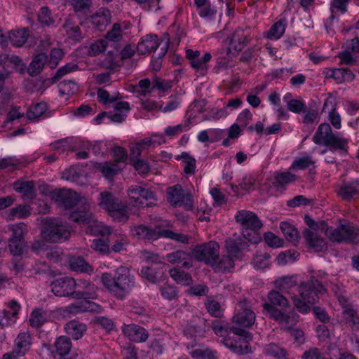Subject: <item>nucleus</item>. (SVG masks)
<instances>
[{"instance_id":"f257e3e1","label":"nucleus","mask_w":359,"mask_h":359,"mask_svg":"<svg viewBox=\"0 0 359 359\" xmlns=\"http://www.w3.org/2000/svg\"><path fill=\"white\" fill-rule=\"evenodd\" d=\"M103 285L110 293L118 299H123L135 286L134 277L130 270L125 266H121L115 271L114 276L104 273L101 277Z\"/></svg>"},{"instance_id":"f03ea898","label":"nucleus","mask_w":359,"mask_h":359,"mask_svg":"<svg viewBox=\"0 0 359 359\" xmlns=\"http://www.w3.org/2000/svg\"><path fill=\"white\" fill-rule=\"evenodd\" d=\"M283 292L278 290L270 291L267 295L268 302L263 304V308L271 318L280 324H288L290 316L277 308V306L282 309L290 307V302Z\"/></svg>"},{"instance_id":"7ed1b4c3","label":"nucleus","mask_w":359,"mask_h":359,"mask_svg":"<svg viewBox=\"0 0 359 359\" xmlns=\"http://www.w3.org/2000/svg\"><path fill=\"white\" fill-rule=\"evenodd\" d=\"M98 205L107 211L114 220L121 222L128 219L127 206L123 204L114 195L109 191H102L99 194Z\"/></svg>"},{"instance_id":"20e7f679","label":"nucleus","mask_w":359,"mask_h":359,"mask_svg":"<svg viewBox=\"0 0 359 359\" xmlns=\"http://www.w3.org/2000/svg\"><path fill=\"white\" fill-rule=\"evenodd\" d=\"M230 332L233 336L225 337L222 340V343L225 346L238 355H245L252 351L250 346V341L252 339V334L240 327H231Z\"/></svg>"},{"instance_id":"39448f33","label":"nucleus","mask_w":359,"mask_h":359,"mask_svg":"<svg viewBox=\"0 0 359 359\" xmlns=\"http://www.w3.org/2000/svg\"><path fill=\"white\" fill-rule=\"evenodd\" d=\"M326 288L316 276H311L310 279L302 283L298 287L300 297L307 303L314 304L319 301V295L326 292Z\"/></svg>"},{"instance_id":"423d86ee","label":"nucleus","mask_w":359,"mask_h":359,"mask_svg":"<svg viewBox=\"0 0 359 359\" xmlns=\"http://www.w3.org/2000/svg\"><path fill=\"white\" fill-rule=\"evenodd\" d=\"M194 257L198 262L214 266L219 259V245L216 241H209L195 246L192 250Z\"/></svg>"},{"instance_id":"0eeeda50","label":"nucleus","mask_w":359,"mask_h":359,"mask_svg":"<svg viewBox=\"0 0 359 359\" xmlns=\"http://www.w3.org/2000/svg\"><path fill=\"white\" fill-rule=\"evenodd\" d=\"M236 313L233 322L244 327H251L255 322V313L252 310V301L243 298L239 300L236 306Z\"/></svg>"},{"instance_id":"6e6552de","label":"nucleus","mask_w":359,"mask_h":359,"mask_svg":"<svg viewBox=\"0 0 359 359\" xmlns=\"http://www.w3.org/2000/svg\"><path fill=\"white\" fill-rule=\"evenodd\" d=\"M42 237L51 243H62L71 236L69 228L57 222L50 219L41 231Z\"/></svg>"},{"instance_id":"1a4fd4ad","label":"nucleus","mask_w":359,"mask_h":359,"mask_svg":"<svg viewBox=\"0 0 359 359\" xmlns=\"http://www.w3.org/2000/svg\"><path fill=\"white\" fill-rule=\"evenodd\" d=\"M167 201L172 206H183L186 210H191L194 206L193 196L184 194L181 185L176 184L167 189Z\"/></svg>"},{"instance_id":"9d476101","label":"nucleus","mask_w":359,"mask_h":359,"mask_svg":"<svg viewBox=\"0 0 359 359\" xmlns=\"http://www.w3.org/2000/svg\"><path fill=\"white\" fill-rule=\"evenodd\" d=\"M32 345V337L29 332L18 334L14 341L13 351L3 355V359H18L25 355Z\"/></svg>"},{"instance_id":"9b49d317","label":"nucleus","mask_w":359,"mask_h":359,"mask_svg":"<svg viewBox=\"0 0 359 359\" xmlns=\"http://www.w3.org/2000/svg\"><path fill=\"white\" fill-rule=\"evenodd\" d=\"M327 236L334 242H353L358 237V231L351 223L345 222L333 230H327Z\"/></svg>"},{"instance_id":"f8f14e48","label":"nucleus","mask_w":359,"mask_h":359,"mask_svg":"<svg viewBox=\"0 0 359 359\" xmlns=\"http://www.w3.org/2000/svg\"><path fill=\"white\" fill-rule=\"evenodd\" d=\"M80 200V196L76 192L67 189H58L57 192L53 193L52 201H55L58 206L65 209H70L74 207Z\"/></svg>"},{"instance_id":"ddd939ff","label":"nucleus","mask_w":359,"mask_h":359,"mask_svg":"<svg viewBox=\"0 0 359 359\" xmlns=\"http://www.w3.org/2000/svg\"><path fill=\"white\" fill-rule=\"evenodd\" d=\"M51 291L57 297H72L75 287V279L62 277L55 279L50 284Z\"/></svg>"},{"instance_id":"4468645a","label":"nucleus","mask_w":359,"mask_h":359,"mask_svg":"<svg viewBox=\"0 0 359 359\" xmlns=\"http://www.w3.org/2000/svg\"><path fill=\"white\" fill-rule=\"evenodd\" d=\"M235 220L241 225V229H260L263 226L258 216L255 212L249 210H241L238 211L235 215Z\"/></svg>"},{"instance_id":"2eb2a0df","label":"nucleus","mask_w":359,"mask_h":359,"mask_svg":"<svg viewBox=\"0 0 359 359\" xmlns=\"http://www.w3.org/2000/svg\"><path fill=\"white\" fill-rule=\"evenodd\" d=\"M97 297V287L86 280H75L73 298L77 299H93Z\"/></svg>"},{"instance_id":"dca6fc26","label":"nucleus","mask_w":359,"mask_h":359,"mask_svg":"<svg viewBox=\"0 0 359 359\" xmlns=\"http://www.w3.org/2000/svg\"><path fill=\"white\" fill-rule=\"evenodd\" d=\"M303 238L308 248L316 252H323L327 249V243L316 232L305 229L302 232Z\"/></svg>"},{"instance_id":"f3484780","label":"nucleus","mask_w":359,"mask_h":359,"mask_svg":"<svg viewBox=\"0 0 359 359\" xmlns=\"http://www.w3.org/2000/svg\"><path fill=\"white\" fill-rule=\"evenodd\" d=\"M166 264H149L143 266L140 271L141 276L151 283H156L163 279Z\"/></svg>"},{"instance_id":"a211bd4d","label":"nucleus","mask_w":359,"mask_h":359,"mask_svg":"<svg viewBox=\"0 0 359 359\" xmlns=\"http://www.w3.org/2000/svg\"><path fill=\"white\" fill-rule=\"evenodd\" d=\"M122 332L130 341L136 343L144 342L149 337V333L143 327L135 324L123 325Z\"/></svg>"},{"instance_id":"6ab92c4d","label":"nucleus","mask_w":359,"mask_h":359,"mask_svg":"<svg viewBox=\"0 0 359 359\" xmlns=\"http://www.w3.org/2000/svg\"><path fill=\"white\" fill-rule=\"evenodd\" d=\"M69 219L79 224H88L96 222V218L90 211V205L87 203L72 211Z\"/></svg>"},{"instance_id":"aec40b11","label":"nucleus","mask_w":359,"mask_h":359,"mask_svg":"<svg viewBox=\"0 0 359 359\" xmlns=\"http://www.w3.org/2000/svg\"><path fill=\"white\" fill-rule=\"evenodd\" d=\"M159 39L156 34H147L142 38L137 46V51L144 55L155 51L159 46Z\"/></svg>"},{"instance_id":"412c9836","label":"nucleus","mask_w":359,"mask_h":359,"mask_svg":"<svg viewBox=\"0 0 359 359\" xmlns=\"http://www.w3.org/2000/svg\"><path fill=\"white\" fill-rule=\"evenodd\" d=\"M111 11L107 8H100L91 15L92 24L99 31L104 30L111 22Z\"/></svg>"},{"instance_id":"4be33fe9","label":"nucleus","mask_w":359,"mask_h":359,"mask_svg":"<svg viewBox=\"0 0 359 359\" xmlns=\"http://www.w3.org/2000/svg\"><path fill=\"white\" fill-rule=\"evenodd\" d=\"M166 260L172 264H182V266L186 269H190L193 266L192 257L190 253L182 250H177L168 253L165 256Z\"/></svg>"},{"instance_id":"5701e85b","label":"nucleus","mask_w":359,"mask_h":359,"mask_svg":"<svg viewBox=\"0 0 359 359\" xmlns=\"http://www.w3.org/2000/svg\"><path fill=\"white\" fill-rule=\"evenodd\" d=\"M338 195L346 201L359 197V179L343 183L338 191Z\"/></svg>"},{"instance_id":"b1692460","label":"nucleus","mask_w":359,"mask_h":359,"mask_svg":"<svg viewBox=\"0 0 359 359\" xmlns=\"http://www.w3.org/2000/svg\"><path fill=\"white\" fill-rule=\"evenodd\" d=\"M248 247V243L241 236H233L225 241V248L228 254L233 257H238L240 252Z\"/></svg>"},{"instance_id":"393cba45","label":"nucleus","mask_w":359,"mask_h":359,"mask_svg":"<svg viewBox=\"0 0 359 359\" xmlns=\"http://www.w3.org/2000/svg\"><path fill=\"white\" fill-rule=\"evenodd\" d=\"M10 310H3L0 312V326L4 327L15 321L18 314L20 305L15 300H12L10 304Z\"/></svg>"},{"instance_id":"a878e982","label":"nucleus","mask_w":359,"mask_h":359,"mask_svg":"<svg viewBox=\"0 0 359 359\" xmlns=\"http://www.w3.org/2000/svg\"><path fill=\"white\" fill-rule=\"evenodd\" d=\"M133 236L138 239L156 240L161 237V230L156 231L145 225L134 226L131 229Z\"/></svg>"},{"instance_id":"bb28decb","label":"nucleus","mask_w":359,"mask_h":359,"mask_svg":"<svg viewBox=\"0 0 359 359\" xmlns=\"http://www.w3.org/2000/svg\"><path fill=\"white\" fill-rule=\"evenodd\" d=\"M250 40L249 36L245 34V30L238 28L232 34L230 45L233 50L239 52L248 44Z\"/></svg>"},{"instance_id":"cd10ccee","label":"nucleus","mask_w":359,"mask_h":359,"mask_svg":"<svg viewBox=\"0 0 359 359\" xmlns=\"http://www.w3.org/2000/svg\"><path fill=\"white\" fill-rule=\"evenodd\" d=\"M101 310L100 305L90 301L71 304L68 306V311L74 314L85 311L100 312Z\"/></svg>"},{"instance_id":"c85d7f7f","label":"nucleus","mask_w":359,"mask_h":359,"mask_svg":"<svg viewBox=\"0 0 359 359\" xmlns=\"http://www.w3.org/2000/svg\"><path fill=\"white\" fill-rule=\"evenodd\" d=\"M65 330L69 336L77 340L81 339L86 331V325L78 320H73L66 323Z\"/></svg>"},{"instance_id":"c756f323","label":"nucleus","mask_w":359,"mask_h":359,"mask_svg":"<svg viewBox=\"0 0 359 359\" xmlns=\"http://www.w3.org/2000/svg\"><path fill=\"white\" fill-rule=\"evenodd\" d=\"M29 28L12 30L9 32L8 38L12 45L16 47L23 46L29 36Z\"/></svg>"},{"instance_id":"7c9ffc66","label":"nucleus","mask_w":359,"mask_h":359,"mask_svg":"<svg viewBox=\"0 0 359 359\" xmlns=\"http://www.w3.org/2000/svg\"><path fill=\"white\" fill-rule=\"evenodd\" d=\"M48 55L46 53H39L36 55L28 67V74L31 76H36L39 74L43 69L44 65L47 62Z\"/></svg>"},{"instance_id":"2f4dec72","label":"nucleus","mask_w":359,"mask_h":359,"mask_svg":"<svg viewBox=\"0 0 359 359\" xmlns=\"http://www.w3.org/2000/svg\"><path fill=\"white\" fill-rule=\"evenodd\" d=\"M342 316L353 331H359V315L352 306L344 307Z\"/></svg>"},{"instance_id":"473e14b6","label":"nucleus","mask_w":359,"mask_h":359,"mask_svg":"<svg viewBox=\"0 0 359 359\" xmlns=\"http://www.w3.org/2000/svg\"><path fill=\"white\" fill-rule=\"evenodd\" d=\"M333 134L331 126L328 123H321L315 135H313L312 140L316 144H324L327 143V140Z\"/></svg>"},{"instance_id":"72a5a7b5","label":"nucleus","mask_w":359,"mask_h":359,"mask_svg":"<svg viewBox=\"0 0 359 359\" xmlns=\"http://www.w3.org/2000/svg\"><path fill=\"white\" fill-rule=\"evenodd\" d=\"M35 183L34 181L17 182L14 183V189L18 193L23 194L26 199H33L36 196Z\"/></svg>"},{"instance_id":"f704fd0d","label":"nucleus","mask_w":359,"mask_h":359,"mask_svg":"<svg viewBox=\"0 0 359 359\" xmlns=\"http://www.w3.org/2000/svg\"><path fill=\"white\" fill-rule=\"evenodd\" d=\"M330 77L333 78L337 83L351 82L355 79L354 74L347 68H338L331 70Z\"/></svg>"},{"instance_id":"c9c22d12","label":"nucleus","mask_w":359,"mask_h":359,"mask_svg":"<svg viewBox=\"0 0 359 359\" xmlns=\"http://www.w3.org/2000/svg\"><path fill=\"white\" fill-rule=\"evenodd\" d=\"M48 314L43 309H34L30 314L29 325L32 327L39 328L47 322Z\"/></svg>"},{"instance_id":"e433bc0d","label":"nucleus","mask_w":359,"mask_h":359,"mask_svg":"<svg viewBox=\"0 0 359 359\" xmlns=\"http://www.w3.org/2000/svg\"><path fill=\"white\" fill-rule=\"evenodd\" d=\"M348 140L346 138L339 137L334 133L327 140L325 146L330 147V150L334 151H347Z\"/></svg>"},{"instance_id":"4c0bfd02","label":"nucleus","mask_w":359,"mask_h":359,"mask_svg":"<svg viewBox=\"0 0 359 359\" xmlns=\"http://www.w3.org/2000/svg\"><path fill=\"white\" fill-rule=\"evenodd\" d=\"M69 4L78 15L88 16L90 14L93 0H69Z\"/></svg>"},{"instance_id":"58836bf2","label":"nucleus","mask_w":359,"mask_h":359,"mask_svg":"<svg viewBox=\"0 0 359 359\" xmlns=\"http://www.w3.org/2000/svg\"><path fill=\"white\" fill-rule=\"evenodd\" d=\"M69 267L71 270L76 272L90 273L93 271L92 266L82 257H71Z\"/></svg>"},{"instance_id":"ea45409f","label":"nucleus","mask_w":359,"mask_h":359,"mask_svg":"<svg viewBox=\"0 0 359 359\" xmlns=\"http://www.w3.org/2000/svg\"><path fill=\"white\" fill-rule=\"evenodd\" d=\"M169 274L178 284L189 285L193 282L192 277L189 273L177 268L171 269L169 271Z\"/></svg>"},{"instance_id":"a19ab883","label":"nucleus","mask_w":359,"mask_h":359,"mask_svg":"<svg viewBox=\"0 0 359 359\" xmlns=\"http://www.w3.org/2000/svg\"><path fill=\"white\" fill-rule=\"evenodd\" d=\"M296 180V176L290 172H283L276 173L273 182L275 187L285 188V186Z\"/></svg>"},{"instance_id":"79ce46f5","label":"nucleus","mask_w":359,"mask_h":359,"mask_svg":"<svg viewBox=\"0 0 359 359\" xmlns=\"http://www.w3.org/2000/svg\"><path fill=\"white\" fill-rule=\"evenodd\" d=\"M280 229L286 240L296 245L299 235L297 229L287 222H282L280 224Z\"/></svg>"},{"instance_id":"37998d69","label":"nucleus","mask_w":359,"mask_h":359,"mask_svg":"<svg viewBox=\"0 0 359 359\" xmlns=\"http://www.w3.org/2000/svg\"><path fill=\"white\" fill-rule=\"evenodd\" d=\"M55 346L56 353L60 357H65L71 350L72 342L69 337L62 336L57 339Z\"/></svg>"},{"instance_id":"c03bdc74","label":"nucleus","mask_w":359,"mask_h":359,"mask_svg":"<svg viewBox=\"0 0 359 359\" xmlns=\"http://www.w3.org/2000/svg\"><path fill=\"white\" fill-rule=\"evenodd\" d=\"M63 27L70 39L75 41H81L82 39L81 29L78 25H75L71 19L66 20Z\"/></svg>"},{"instance_id":"a18cd8bd","label":"nucleus","mask_w":359,"mask_h":359,"mask_svg":"<svg viewBox=\"0 0 359 359\" xmlns=\"http://www.w3.org/2000/svg\"><path fill=\"white\" fill-rule=\"evenodd\" d=\"M95 168L107 179H112L119 170L118 166L115 163H97Z\"/></svg>"},{"instance_id":"49530a36","label":"nucleus","mask_w":359,"mask_h":359,"mask_svg":"<svg viewBox=\"0 0 359 359\" xmlns=\"http://www.w3.org/2000/svg\"><path fill=\"white\" fill-rule=\"evenodd\" d=\"M264 352L267 355L273 356L276 359H285L287 355L285 349L273 343L267 344L265 346Z\"/></svg>"},{"instance_id":"de8ad7c7","label":"nucleus","mask_w":359,"mask_h":359,"mask_svg":"<svg viewBox=\"0 0 359 359\" xmlns=\"http://www.w3.org/2000/svg\"><path fill=\"white\" fill-rule=\"evenodd\" d=\"M274 284L277 290L284 292L295 286L297 281L293 276H284L277 279Z\"/></svg>"},{"instance_id":"09e8293b","label":"nucleus","mask_w":359,"mask_h":359,"mask_svg":"<svg viewBox=\"0 0 359 359\" xmlns=\"http://www.w3.org/2000/svg\"><path fill=\"white\" fill-rule=\"evenodd\" d=\"M232 257L233 256L229 254L224 255L221 258L219 257L217 261H216V264H214L215 269L219 272H226L233 268L234 266V261Z\"/></svg>"},{"instance_id":"8fccbe9b","label":"nucleus","mask_w":359,"mask_h":359,"mask_svg":"<svg viewBox=\"0 0 359 359\" xmlns=\"http://www.w3.org/2000/svg\"><path fill=\"white\" fill-rule=\"evenodd\" d=\"M177 159H182L184 163V172L187 175H194L196 170V160L187 152H182Z\"/></svg>"},{"instance_id":"3c124183","label":"nucleus","mask_w":359,"mask_h":359,"mask_svg":"<svg viewBox=\"0 0 359 359\" xmlns=\"http://www.w3.org/2000/svg\"><path fill=\"white\" fill-rule=\"evenodd\" d=\"M161 237L168 238L183 244H188L190 240L189 236L181 233H175L169 229L161 230Z\"/></svg>"},{"instance_id":"603ef678","label":"nucleus","mask_w":359,"mask_h":359,"mask_svg":"<svg viewBox=\"0 0 359 359\" xmlns=\"http://www.w3.org/2000/svg\"><path fill=\"white\" fill-rule=\"evenodd\" d=\"M285 24L282 20L275 22L267 32L266 37L269 39H278L284 34Z\"/></svg>"},{"instance_id":"864d4df0","label":"nucleus","mask_w":359,"mask_h":359,"mask_svg":"<svg viewBox=\"0 0 359 359\" xmlns=\"http://www.w3.org/2000/svg\"><path fill=\"white\" fill-rule=\"evenodd\" d=\"M97 95L98 102L103 104L114 103L121 98L118 93L116 95H110L109 93L102 88L97 90Z\"/></svg>"},{"instance_id":"5fc2aeb1","label":"nucleus","mask_w":359,"mask_h":359,"mask_svg":"<svg viewBox=\"0 0 359 359\" xmlns=\"http://www.w3.org/2000/svg\"><path fill=\"white\" fill-rule=\"evenodd\" d=\"M10 229L12 231V235L9 240H25L24 236L28 231L27 225L23 222L11 225Z\"/></svg>"},{"instance_id":"6e6d98bb","label":"nucleus","mask_w":359,"mask_h":359,"mask_svg":"<svg viewBox=\"0 0 359 359\" xmlns=\"http://www.w3.org/2000/svg\"><path fill=\"white\" fill-rule=\"evenodd\" d=\"M79 90L77 83L72 80H65L59 84V92L61 95H73Z\"/></svg>"},{"instance_id":"4d7b16f0","label":"nucleus","mask_w":359,"mask_h":359,"mask_svg":"<svg viewBox=\"0 0 359 359\" xmlns=\"http://www.w3.org/2000/svg\"><path fill=\"white\" fill-rule=\"evenodd\" d=\"M9 250L13 256H21L26 248L25 240H8Z\"/></svg>"},{"instance_id":"13d9d810","label":"nucleus","mask_w":359,"mask_h":359,"mask_svg":"<svg viewBox=\"0 0 359 359\" xmlns=\"http://www.w3.org/2000/svg\"><path fill=\"white\" fill-rule=\"evenodd\" d=\"M205 308L208 311V312L212 316L215 318H222L223 316V312L221 308L220 304L212 299H208L205 302Z\"/></svg>"},{"instance_id":"bf43d9fd","label":"nucleus","mask_w":359,"mask_h":359,"mask_svg":"<svg viewBox=\"0 0 359 359\" xmlns=\"http://www.w3.org/2000/svg\"><path fill=\"white\" fill-rule=\"evenodd\" d=\"M30 208L29 205H19L10 210L8 215L9 219H13L15 217L18 218H26L30 215Z\"/></svg>"},{"instance_id":"052dcab7","label":"nucleus","mask_w":359,"mask_h":359,"mask_svg":"<svg viewBox=\"0 0 359 359\" xmlns=\"http://www.w3.org/2000/svg\"><path fill=\"white\" fill-rule=\"evenodd\" d=\"M79 69V66L74 63H67L65 65L59 68L54 76L51 79L52 83H55L59 81L65 74L76 71Z\"/></svg>"},{"instance_id":"680f3d73","label":"nucleus","mask_w":359,"mask_h":359,"mask_svg":"<svg viewBox=\"0 0 359 359\" xmlns=\"http://www.w3.org/2000/svg\"><path fill=\"white\" fill-rule=\"evenodd\" d=\"M46 111L45 103H37L31 107L27 111V117L29 120H35L41 117Z\"/></svg>"},{"instance_id":"e2e57ef3","label":"nucleus","mask_w":359,"mask_h":359,"mask_svg":"<svg viewBox=\"0 0 359 359\" xmlns=\"http://www.w3.org/2000/svg\"><path fill=\"white\" fill-rule=\"evenodd\" d=\"M190 354L192 358L196 359H217V351L210 350V348L195 349L193 350Z\"/></svg>"},{"instance_id":"0e129e2a","label":"nucleus","mask_w":359,"mask_h":359,"mask_svg":"<svg viewBox=\"0 0 359 359\" xmlns=\"http://www.w3.org/2000/svg\"><path fill=\"white\" fill-rule=\"evenodd\" d=\"M108 43L105 39H98L90 44L88 54L90 56H96L105 51Z\"/></svg>"},{"instance_id":"69168bd1","label":"nucleus","mask_w":359,"mask_h":359,"mask_svg":"<svg viewBox=\"0 0 359 359\" xmlns=\"http://www.w3.org/2000/svg\"><path fill=\"white\" fill-rule=\"evenodd\" d=\"M252 264L257 269L267 268L270 264V255L266 252L257 254L253 258Z\"/></svg>"},{"instance_id":"338daca9","label":"nucleus","mask_w":359,"mask_h":359,"mask_svg":"<svg viewBox=\"0 0 359 359\" xmlns=\"http://www.w3.org/2000/svg\"><path fill=\"white\" fill-rule=\"evenodd\" d=\"M39 21L45 26L50 27L55 22L50 9L46 7H42L38 13Z\"/></svg>"},{"instance_id":"774afa93","label":"nucleus","mask_w":359,"mask_h":359,"mask_svg":"<svg viewBox=\"0 0 359 359\" xmlns=\"http://www.w3.org/2000/svg\"><path fill=\"white\" fill-rule=\"evenodd\" d=\"M259 229L252 230L250 229H242V236L244 241L247 243L249 242L252 244H257L262 240L259 233Z\"/></svg>"}]
</instances>
